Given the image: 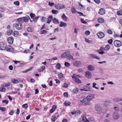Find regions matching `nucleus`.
Masks as SVG:
<instances>
[{
    "instance_id": "f257e3e1",
    "label": "nucleus",
    "mask_w": 122,
    "mask_h": 122,
    "mask_svg": "<svg viewBox=\"0 0 122 122\" xmlns=\"http://www.w3.org/2000/svg\"><path fill=\"white\" fill-rule=\"evenodd\" d=\"M0 49L1 50H5L6 51L13 53L16 52L14 48L10 46L7 45L5 43L0 42Z\"/></svg>"
},
{
    "instance_id": "f03ea898",
    "label": "nucleus",
    "mask_w": 122,
    "mask_h": 122,
    "mask_svg": "<svg viewBox=\"0 0 122 122\" xmlns=\"http://www.w3.org/2000/svg\"><path fill=\"white\" fill-rule=\"evenodd\" d=\"M79 101V105L82 106H84L85 105H88L90 103L89 101H87L86 98L84 97L80 98Z\"/></svg>"
},
{
    "instance_id": "7ed1b4c3",
    "label": "nucleus",
    "mask_w": 122,
    "mask_h": 122,
    "mask_svg": "<svg viewBox=\"0 0 122 122\" xmlns=\"http://www.w3.org/2000/svg\"><path fill=\"white\" fill-rule=\"evenodd\" d=\"M96 110L99 114H101L102 112V107L98 104H96L95 107Z\"/></svg>"
},
{
    "instance_id": "20e7f679",
    "label": "nucleus",
    "mask_w": 122,
    "mask_h": 122,
    "mask_svg": "<svg viewBox=\"0 0 122 122\" xmlns=\"http://www.w3.org/2000/svg\"><path fill=\"white\" fill-rule=\"evenodd\" d=\"M13 26L15 27L18 30L21 29L22 28V27L21 23L20 22H18L16 24H13Z\"/></svg>"
},
{
    "instance_id": "39448f33",
    "label": "nucleus",
    "mask_w": 122,
    "mask_h": 122,
    "mask_svg": "<svg viewBox=\"0 0 122 122\" xmlns=\"http://www.w3.org/2000/svg\"><path fill=\"white\" fill-rule=\"evenodd\" d=\"M55 7L57 9H61L66 7L65 5L58 4H55Z\"/></svg>"
},
{
    "instance_id": "423d86ee",
    "label": "nucleus",
    "mask_w": 122,
    "mask_h": 122,
    "mask_svg": "<svg viewBox=\"0 0 122 122\" xmlns=\"http://www.w3.org/2000/svg\"><path fill=\"white\" fill-rule=\"evenodd\" d=\"M114 44L115 46L119 47L121 46L122 43L120 41L116 40L114 41Z\"/></svg>"
},
{
    "instance_id": "0eeeda50",
    "label": "nucleus",
    "mask_w": 122,
    "mask_h": 122,
    "mask_svg": "<svg viewBox=\"0 0 122 122\" xmlns=\"http://www.w3.org/2000/svg\"><path fill=\"white\" fill-rule=\"evenodd\" d=\"M75 74L73 75L72 76V77L74 81L76 82L77 83H81V81L77 77L75 76Z\"/></svg>"
},
{
    "instance_id": "6e6552de",
    "label": "nucleus",
    "mask_w": 122,
    "mask_h": 122,
    "mask_svg": "<svg viewBox=\"0 0 122 122\" xmlns=\"http://www.w3.org/2000/svg\"><path fill=\"white\" fill-rule=\"evenodd\" d=\"M112 112V111L110 109H106L105 110V113H107V115L106 116L107 117H108L111 116Z\"/></svg>"
},
{
    "instance_id": "1a4fd4ad",
    "label": "nucleus",
    "mask_w": 122,
    "mask_h": 122,
    "mask_svg": "<svg viewBox=\"0 0 122 122\" xmlns=\"http://www.w3.org/2000/svg\"><path fill=\"white\" fill-rule=\"evenodd\" d=\"M73 64L74 66L77 67L80 66L81 65V62L79 61H74Z\"/></svg>"
},
{
    "instance_id": "9d476101",
    "label": "nucleus",
    "mask_w": 122,
    "mask_h": 122,
    "mask_svg": "<svg viewBox=\"0 0 122 122\" xmlns=\"http://www.w3.org/2000/svg\"><path fill=\"white\" fill-rule=\"evenodd\" d=\"M119 115L117 112H114L113 114V117L114 119L117 120L119 119Z\"/></svg>"
},
{
    "instance_id": "9b49d317",
    "label": "nucleus",
    "mask_w": 122,
    "mask_h": 122,
    "mask_svg": "<svg viewBox=\"0 0 122 122\" xmlns=\"http://www.w3.org/2000/svg\"><path fill=\"white\" fill-rule=\"evenodd\" d=\"M97 35L98 37L100 38H102L104 36V34L103 32H98Z\"/></svg>"
},
{
    "instance_id": "f8f14e48",
    "label": "nucleus",
    "mask_w": 122,
    "mask_h": 122,
    "mask_svg": "<svg viewBox=\"0 0 122 122\" xmlns=\"http://www.w3.org/2000/svg\"><path fill=\"white\" fill-rule=\"evenodd\" d=\"M70 54L68 53L67 55L66 59L69 60H74V59L73 56Z\"/></svg>"
},
{
    "instance_id": "ddd939ff",
    "label": "nucleus",
    "mask_w": 122,
    "mask_h": 122,
    "mask_svg": "<svg viewBox=\"0 0 122 122\" xmlns=\"http://www.w3.org/2000/svg\"><path fill=\"white\" fill-rule=\"evenodd\" d=\"M70 52L69 51H65L62 53L61 56V58H64L65 57L66 58L67 55L68 53H70Z\"/></svg>"
},
{
    "instance_id": "4468645a",
    "label": "nucleus",
    "mask_w": 122,
    "mask_h": 122,
    "mask_svg": "<svg viewBox=\"0 0 122 122\" xmlns=\"http://www.w3.org/2000/svg\"><path fill=\"white\" fill-rule=\"evenodd\" d=\"M89 84H87L86 85H85L83 87V88L84 89V91H89L91 90V88L88 85H89Z\"/></svg>"
},
{
    "instance_id": "2eb2a0df",
    "label": "nucleus",
    "mask_w": 122,
    "mask_h": 122,
    "mask_svg": "<svg viewBox=\"0 0 122 122\" xmlns=\"http://www.w3.org/2000/svg\"><path fill=\"white\" fill-rule=\"evenodd\" d=\"M13 40L14 39L12 37H9L7 40L8 42L10 44H12L13 43Z\"/></svg>"
},
{
    "instance_id": "dca6fc26",
    "label": "nucleus",
    "mask_w": 122,
    "mask_h": 122,
    "mask_svg": "<svg viewBox=\"0 0 122 122\" xmlns=\"http://www.w3.org/2000/svg\"><path fill=\"white\" fill-rule=\"evenodd\" d=\"M105 10L104 9L101 8L100 9L98 13L101 15H103L105 14Z\"/></svg>"
},
{
    "instance_id": "f3484780",
    "label": "nucleus",
    "mask_w": 122,
    "mask_h": 122,
    "mask_svg": "<svg viewBox=\"0 0 122 122\" xmlns=\"http://www.w3.org/2000/svg\"><path fill=\"white\" fill-rule=\"evenodd\" d=\"M85 76L89 78L91 77V73L89 71H87L85 72Z\"/></svg>"
},
{
    "instance_id": "a211bd4d",
    "label": "nucleus",
    "mask_w": 122,
    "mask_h": 122,
    "mask_svg": "<svg viewBox=\"0 0 122 122\" xmlns=\"http://www.w3.org/2000/svg\"><path fill=\"white\" fill-rule=\"evenodd\" d=\"M113 101L115 102H119L122 101V97L120 98L118 97L114 98L113 99Z\"/></svg>"
},
{
    "instance_id": "6ab92c4d",
    "label": "nucleus",
    "mask_w": 122,
    "mask_h": 122,
    "mask_svg": "<svg viewBox=\"0 0 122 122\" xmlns=\"http://www.w3.org/2000/svg\"><path fill=\"white\" fill-rule=\"evenodd\" d=\"M23 22H28V20L30 19V17L28 16L23 17Z\"/></svg>"
},
{
    "instance_id": "aec40b11",
    "label": "nucleus",
    "mask_w": 122,
    "mask_h": 122,
    "mask_svg": "<svg viewBox=\"0 0 122 122\" xmlns=\"http://www.w3.org/2000/svg\"><path fill=\"white\" fill-rule=\"evenodd\" d=\"M82 121L84 122H89V120L86 117V115H83L82 117Z\"/></svg>"
},
{
    "instance_id": "412c9836",
    "label": "nucleus",
    "mask_w": 122,
    "mask_h": 122,
    "mask_svg": "<svg viewBox=\"0 0 122 122\" xmlns=\"http://www.w3.org/2000/svg\"><path fill=\"white\" fill-rule=\"evenodd\" d=\"M110 101L109 100H107L104 102L103 105L105 106H107L110 103Z\"/></svg>"
},
{
    "instance_id": "4be33fe9",
    "label": "nucleus",
    "mask_w": 122,
    "mask_h": 122,
    "mask_svg": "<svg viewBox=\"0 0 122 122\" xmlns=\"http://www.w3.org/2000/svg\"><path fill=\"white\" fill-rule=\"evenodd\" d=\"M67 25L66 24V23L61 21L60 23V27H66Z\"/></svg>"
},
{
    "instance_id": "5701e85b",
    "label": "nucleus",
    "mask_w": 122,
    "mask_h": 122,
    "mask_svg": "<svg viewBox=\"0 0 122 122\" xmlns=\"http://www.w3.org/2000/svg\"><path fill=\"white\" fill-rule=\"evenodd\" d=\"M98 22L100 23H102L104 22V20L101 18H98L97 20Z\"/></svg>"
},
{
    "instance_id": "b1692460",
    "label": "nucleus",
    "mask_w": 122,
    "mask_h": 122,
    "mask_svg": "<svg viewBox=\"0 0 122 122\" xmlns=\"http://www.w3.org/2000/svg\"><path fill=\"white\" fill-rule=\"evenodd\" d=\"M56 107V106L55 105H54L53 106L52 109H51L50 111L51 113H53L54 111L55 110Z\"/></svg>"
},
{
    "instance_id": "393cba45",
    "label": "nucleus",
    "mask_w": 122,
    "mask_h": 122,
    "mask_svg": "<svg viewBox=\"0 0 122 122\" xmlns=\"http://www.w3.org/2000/svg\"><path fill=\"white\" fill-rule=\"evenodd\" d=\"M110 46L109 44H107L105 46L104 48V50L107 51L109 50L110 48Z\"/></svg>"
},
{
    "instance_id": "a878e982",
    "label": "nucleus",
    "mask_w": 122,
    "mask_h": 122,
    "mask_svg": "<svg viewBox=\"0 0 122 122\" xmlns=\"http://www.w3.org/2000/svg\"><path fill=\"white\" fill-rule=\"evenodd\" d=\"M86 99L87 101H89L91 100H92V95L90 94L87 96L86 97Z\"/></svg>"
},
{
    "instance_id": "bb28decb",
    "label": "nucleus",
    "mask_w": 122,
    "mask_h": 122,
    "mask_svg": "<svg viewBox=\"0 0 122 122\" xmlns=\"http://www.w3.org/2000/svg\"><path fill=\"white\" fill-rule=\"evenodd\" d=\"M10 85V83L8 82L6 83H5L4 84H2L1 85V86L3 87H5L9 86Z\"/></svg>"
},
{
    "instance_id": "cd10ccee",
    "label": "nucleus",
    "mask_w": 122,
    "mask_h": 122,
    "mask_svg": "<svg viewBox=\"0 0 122 122\" xmlns=\"http://www.w3.org/2000/svg\"><path fill=\"white\" fill-rule=\"evenodd\" d=\"M11 81L13 83L15 84L19 82L18 80L15 79H12L11 80Z\"/></svg>"
},
{
    "instance_id": "c85d7f7f",
    "label": "nucleus",
    "mask_w": 122,
    "mask_h": 122,
    "mask_svg": "<svg viewBox=\"0 0 122 122\" xmlns=\"http://www.w3.org/2000/svg\"><path fill=\"white\" fill-rule=\"evenodd\" d=\"M52 20L53 23L55 24H56L59 23L58 20L55 18L53 19Z\"/></svg>"
},
{
    "instance_id": "c756f323",
    "label": "nucleus",
    "mask_w": 122,
    "mask_h": 122,
    "mask_svg": "<svg viewBox=\"0 0 122 122\" xmlns=\"http://www.w3.org/2000/svg\"><path fill=\"white\" fill-rule=\"evenodd\" d=\"M61 18L64 21H66L67 20V17L64 14H63L61 16Z\"/></svg>"
},
{
    "instance_id": "7c9ffc66",
    "label": "nucleus",
    "mask_w": 122,
    "mask_h": 122,
    "mask_svg": "<svg viewBox=\"0 0 122 122\" xmlns=\"http://www.w3.org/2000/svg\"><path fill=\"white\" fill-rule=\"evenodd\" d=\"M18 34V32L17 31H15L13 32V35L15 37L17 36Z\"/></svg>"
},
{
    "instance_id": "2f4dec72",
    "label": "nucleus",
    "mask_w": 122,
    "mask_h": 122,
    "mask_svg": "<svg viewBox=\"0 0 122 122\" xmlns=\"http://www.w3.org/2000/svg\"><path fill=\"white\" fill-rule=\"evenodd\" d=\"M92 58H94L99 60L100 57L94 54H92Z\"/></svg>"
},
{
    "instance_id": "473e14b6",
    "label": "nucleus",
    "mask_w": 122,
    "mask_h": 122,
    "mask_svg": "<svg viewBox=\"0 0 122 122\" xmlns=\"http://www.w3.org/2000/svg\"><path fill=\"white\" fill-rule=\"evenodd\" d=\"M73 93L74 94L76 93L78 91V88H74L72 91Z\"/></svg>"
},
{
    "instance_id": "72a5a7b5",
    "label": "nucleus",
    "mask_w": 122,
    "mask_h": 122,
    "mask_svg": "<svg viewBox=\"0 0 122 122\" xmlns=\"http://www.w3.org/2000/svg\"><path fill=\"white\" fill-rule=\"evenodd\" d=\"M71 102L67 101H66L64 102V105L66 106H69L71 104Z\"/></svg>"
},
{
    "instance_id": "f704fd0d",
    "label": "nucleus",
    "mask_w": 122,
    "mask_h": 122,
    "mask_svg": "<svg viewBox=\"0 0 122 122\" xmlns=\"http://www.w3.org/2000/svg\"><path fill=\"white\" fill-rule=\"evenodd\" d=\"M56 67L57 69H59L61 67V64L60 63H57L56 64Z\"/></svg>"
},
{
    "instance_id": "c9c22d12",
    "label": "nucleus",
    "mask_w": 122,
    "mask_h": 122,
    "mask_svg": "<svg viewBox=\"0 0 122 122\" xmlns=\"http://www.w3.org/2000/svg\"><path fill=\"white\" fill-rule=\"evenodd\" d=\"M23 17L22 18H21L17 19V20L19 21L18 22L21 23L23 22Z\"/></svg>"
},
{
    "instance_id": "e433bc0d",
    "label": "nucleus",
    "mask_w": 122,
    "mask_h": 122,
    "mask_svg": "<svg viewBox=\"0 0 122 122\" xmlns=\"http://www.w3.org/2000/svg\"><path fill=\"white\" fill-rule=\"evenodd\" d=\"M32 68V67H30L29 68L27 69V70L23 71H22V72L23 73H25L27 72L30 70Z\"/></svg>"
},
{
    "instance_id": "4c0bfd02",
    "label": "nucleus",
    "mask_w": 122,
    "mask_h": 122,
    "mask_svg": "<svg viewBox=\"0 0 122 122\" xmlns=\"http://www.w3.org/2000/svg\"><path fill=\"white\" fill-rule=\"evenodd\" d=\"M71 11L72 13H74L76 12L77 11L74 7H72L71 9Z\"/></svg>"
},
{
    "instance_id": "58836bf2",
    "label": "nucleus",
    "mask_w": 122,
    "mask_h": 122,
    "mask_svg": "<svg viewBox=\"0 0 122 122\" xmlns=\"http://www.w3.org/2000/svg\"><path fill=\"white\" fill-rule=\"evenodd\" d=\"M51 11L53 13L55 14H57L59 12L58 10H52Z\"/></svg>"
},
{
    "instance_id": "ea45409f",
    "label": "nucleus",
    "mask_w": 122,
    "mask_h": 122,
    "mask_svg": "<svg viewBox=\"0 0 122 122\" xmlns=\"http://www.w3.org/2000/svg\"><path fill=\"white\" fill-rule=\"evenodd\" d=\"M64 65L66 66L67 67H69L70 66V63L66 62H65Z\"/></svg>"
},
{
    "instance_id": "a19ab883",
    "label": "nucleus",
    "mask_w": 122,
    "mask_h": 122,
    "mask_svg": "<svg viewBox=\"0 0 122 122\" xmlns=\"http://www.w3.org/2000/svg\"><path fill=\"white\" fill-rule=\"evenodd\" d=\"M56 119L57 118L56 117L54 116H53L51 117V120L53 122H55V121L56 120Z\"/></svg>"
},
{
    "instance_id": "79ce46f5",
    "label": "nucleus",
    "mask_w": 122,
    "mask_h": 122,
    "mask_svg": "<svg viewBox=\"0 0 122 122\" xmlns=\"http://www.w3.org/2000/svg\"><path fill=\"white\" fill-rule=\"evenodd\" d=\"M76 115V116H79L80 114V111L79 110H77L75 111Z\"/></svg>"
},
{
    "instance_id": "37998d69",
    "label": "nucleus",
    "mask_w": 122,
    "mask_h": 122,
    "mask_svg": "<svg viewBox=\"0 0 122 122\" xmlns=\"http://www.w3.org/2000/svg\"><path fill=\"white\" fill-rule=\"evenodd\" d=\"M12 31V30H8L7 32V34L9 35H10L11 34V33Z\"/></svg>"
},
{
    "instance_id": "c03bdc74",
    "label": "nucleus",
    "mask_w": 122,
    "mask_h": 122,
    "mask_svg": "<svg viewBox=\"0 0 122 122\" xmlns=\"http://www.w3.org/2000/svg\"><path fill=\"white\" fill-rule=\"evenodd\" d=\"M7 77V75H0V79H4Z\"/></svg>"
},
{
    "instance_id": "a18cd8bd",
    "label": "nucleus",
    "mask_w": 122,
    "mask_h": 122,
    "mask_svg": "<svg viewBox=\"0 0 122 122\" xmlns=\"http://www.w3.org/2000/svg\"><path fill=\"white\" fill-rule=\"evenodd\" d=\"M30 15L31 18L32 19L34 18L35 16V15L34 14L32 13H30Z\"/></svg>"
},
{
    "instance_id": "49530a36",
    "label": "nucleus",
    "mask_w": 122,
    "mask_h": 122,
    "mask_svg": "<svg viewBox=\"0 0 122 122\" xmlns=\"http://www.w3.org/2000/svg\"><path fill=\"white\" fill-rule=\"evenodd\" d=\"M5 88L2 87H0V91L2 92H4L5 90Z\"/></svg>"
},
{
    "instance_id": "de8ad7c7",
    "label": "nucleus",
    "mask_w": 122,
    "mask_h": 122,
    "mask_svg": "<svg viewBox=\"0 0 122 122\" xmlns=\"http://www.w3.org/2000/svg\"><path fill=\"white\" fill-rule=\"evenodd\" d=\"M117 14L119 15H122V10H120L117 11Z\"/></svg>"
},
{
    "instance_id": "09e8293b",
    "label": "nucleus",
    "mask_w": 122,
    "mask_h": 122,
    "mask_svg": "<svg viewBox=\"0 0 122 122\" xmlns=\"http://www.w3.org/2000/svg\"><path fill=\"white\" fill-rule=\"evenodd\" d=\"M39 18V17L38 16L35 17V18H33L34 19H33V21L35 22H36Z\"/></svg>"
},
{
    "instance_id": "8fccbe9b",
    "label": "nucleus",
    "mask_w": 122,
    "mask_h": 122,
    "mask_svg": "<svg viewBox=\"0 0 122 122\" xmlns=\"http://www.w3.org/2000/svg\"><path fill=\"white\" fill-rule=\"evenodd\" d=\"M63 76V74L61 73H60L58 74V77L60 78H62Z\"/></svg>"
},
{
    "instance_id": "3c124183",
    "label": "nucleus",
    "mask_w": 122,
    "mask_h": 122,
    "mask_svg": "<svg viewBox=\"0 0 122 122\" xmlns=\"http://www.w3.org/2000/svg\"><path fill=\"white\" fill-rule=\"evenodd\" d=\"M107 32L109 34H112V32L111 30L110 29H108L107 30Z\"/></svg>"
},
{
    "instance_id": "603ef678",
    "label": "nucleus",
    "mask_w": 122,
    "mask_h": 122,
    "mask_svg": "<svg viewBox=\"0 0 122 122\" xmlns=\"http://www.w3.org/2000/svg\"><path fill=\"white\" fill-rule=\"evenodd\" d=\"M49 5L51 6L52 7L54 5V3H52L50 2H49Z\"/></svg>"
},
{
    "instance_id": "864d4df0",
    "label": "nucleus",
    "mask_w": 122,
    "mask_h": 122,
    "mask_svg": "<svg viewBox=\"0 0 122 122\" xmlns=\"http://www.w3.org/2000/svg\"><path fill=\"white\" fill-rule=\"evenodd\" d=\"M90 32L89 31L87 30L85 32V34L86 35L88 36L90 34Z\"/></svg>"
},
{
    "instance_id": "5fc2aeb1",
    "label": "nucleus",
    "mask_w": 122,
    "mask_h": 122,
    "mask_svg": "<svg viewBox=\"0 0 122 122\" xmlns=\"http://www.w3.org/2000/svg\"><path fill=\"white\" fill-rule=\"evenodd\" d=\"M26 30L28 31L29 32H31L32 31V29L30 27H27L26 28Z\"/></svg>"
},
{
    "instance_id": "6e6d98bb",
    "label": "nucleus",
    "mask_w": 122,
    "mask_h": 122,
    "mask_svg": "<svg viewBox=\"0 0 122 122\" xmlns=\"http://www.w3.org/2000/svg\"><path fill=\"white\" fill-rule=\"evenodd\" d=\"M96 85V83L95 82L93 83V88H95L96 89H98V88L97 87H95V86Z\"/></svg>"
},
{
    "instance_id": "4d7b16f0",
    "label": "nucleus",
    "mask_w": 122,
    "mask_h": 122,
    "mask_svg": "<svg viewBox=\"0 0 122 122\" xmlns=\"http://www.w3.org/2000/svg\"><path fill=\"white\" fill-rule=\"evenodd\" d=\"M112 39H111L108 41V42L110 44H111L112 43Z\"/></svg>"
},
{
    "instance_id": "13d9d810",
    "label": "nucleus",
    "mask_w": 122,
    "mask_h": 122,
    "mask_svg": "<svg viewBox=\"0 0 122 122\" xmlns=\"http://www.w3.org/2000/svg\"><path fill=\"white\" fill-rule=\"evenodd\" d=\"M25 65V63H21L18 66L19 67H21Z\"/></svg>"
},
{
    "instance_id": "bf43d9fd",
    "label": "nucleus",
    "mask_w": 122,
    "mask_h": 122,
    "mask_svg": "<svg viewBox=\"0 0 122 122\" xmlns=\"http://www.w3.org/2000/svg\"><path fill=\"white\" fill-rule=\"evenodd\" d=\"M0 109L2 111L4 112L6 108L4 107H0Z\"/></svg>"
},
{
    "instance_id": "052dcab7",
    "label": "nucleus",
    "mask_w": 122,
    "mask_h": 122,
    "mask_svg": "<svg viewBox=\"0 0 122 122\" xmlns=\"http://www.w3.org/2000/svg\"><path fill=\"white\" fill-rule=\"evenodd\" d=\"M81 22L83 23L84 24H86L87 22L86 21L84 20L83 19H81Z\"/></svg>"
},
{
    "instance_id": "680f3d73",
    "label": "nucleus",
    "mask_w": 122,
    "mask_h": 122,
    "mask_svg": "<svg viewBox=\"0 0 122 122\" xmlns=\"http://www.w3.org/2000/svg\"><path fill=\"white\" fill-rule=\"evenodd\" d=\"M14 3L15 5L18 6L19 5V2L18 1H16L14 2Z\"/></svg>"
},
{
    "instance_id": "e2e57ef3",
    "label": "nucleus",
    "mask_w": 122,
    "mask_h": 122,
    "mask_svg": "<svg viewBox=\"0 0 122 122\" xmlns=\"http://www.w3.org/2000/svg\"><path fill=\"white\" fill-rule=\"evenodd\" d=\"M22 106L23 107L26 108L27 107L28 105L27 104H23Z\"/></svg>"
},
{
    "instance_id": "0e129e2a",
    "label": "nucleus",
    "mask_w": 122,
    "mask_h": 122,
    "mask_svg": "<svg viewBox=\"0 0 122 122\" xmlns=\"http://www.w3.org/2000/svg\"><path fill=\"white\" fill-rule=\"evenodd\" d=\"M52 16L51 15H50L48 17V20H50V21H51L52 19Z\"/></svg>"
},
{
    "instance_id": "69168bd1",
    "label": "nucleus",
    "mask_w": 122,
    "mask_h": 122,
    "mask_svg": "<svg viewBox=\"0 0 122 122\" xmlns=\"http://www.w3.org/2000/svg\"><path fill=\"white\" fill-rule=\"evenodd\" d=\"M2 102L6 104H8V102L7 100H3L2 101Z\"/></svg>"
},
{
    "instance_id": "338daca9",
    "label": "nucleus",
    "mask_w": 122,
    "mask_h": 122,
    "mask_svg": "<svg viewBox=\"0 0 122 122\" xmlns=\"http://www.w3.org/2000/svg\"><path fill=\"white\" fill-rule=\"evenodd\" d=\"M85 41L87 42L88 43H90L91 42V41L87 40V39L85 38Z\"/></svg>"
},
{
    "instance_id": "774afa93",
    "label": "nucleus",
    "mask_w": 122,
    "mask_h": 122,
    "mask_svg": "<svg viewBox=\"0 0 122 122\" xmlns=\"http://www.w3.org/2000/svg\"><path fill=\"white\" fill-rule=\"evenodd\" d=\"M46 32L47 31L44 30H43L41 31V33L42 34H44L45 33H46Z\"/></svg>"
}]
</instances>
